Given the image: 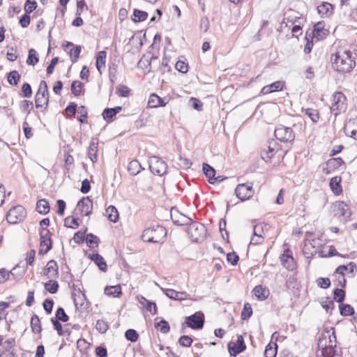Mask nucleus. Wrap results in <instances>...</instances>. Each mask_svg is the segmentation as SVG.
Segmentation results:
<instances>
[{
	"instance_id": "a19ab883",
	"label": "nucleus",
	"mask_w": 357,
	"mask_h": 357,
	"mask_svg": "<svg viewBox=\"0 0 357 357\" xmlns=\"http://www.w3.org/2000/svg\"><path fill=\"white\" fill-rule=\"evenodd\" d=\"M340 312L342 316L347 317L354 314V307L349 304L341 303L339 305Z\"/></svg>"
},
{
	"instance_id": "1a4fd4ad",
	"label": "nucleus",
	"mask_w": 357,
	"mask_h": 357,
	"mask_svg": "<svg viewBox=\"0 0 357 357\" xmlns=\"http://www.w3.org/2000/svg\"><path fill=\"white\" fill-rule=\"evenodd\" d=\"M184 324L194 330L202 329L204 325V314L202 311H198L190 316L186 317Z\"/></svg>"
},
{
	"instance_id": "0eeeda50",
	"label": "nucleus",
	"mask_w": 357,
	"mask_h": 357,
	"mask_svg": "<svg viewBox=\"0 0 357 357\" xmlns=\"http://www.w3.org/2000/svg\"><path fill=\"white\" fill-rule=\"evenodd\" d=\"M26 215V211L25 208L18 205L12 207L6 215V219L10 224H17L24 220Z\"/></svg>"
},
{
	"instance_id": "ea45409f",
	"label": "nucleus",
	"mask_w": 357,
	"mask_h": 357,
	"mask_svg": "<svg viewBox=\"0 0 357 357\" xmlns=\"http://www.w3.org/2000/svg\"><path fill=\"white\" fill-rule=\"evenodd\" d=\"M147 17L148 13L146 11L135 9L133 11V17L132 19L135 22H140L146 20Z\"/></svg>"
},
{
	"instance_id": "bf43d9fd",
	"label": "nucleus",
	"mask_w": 357,
	"mask_h": 357,
	"mask_svg": "<svg viewBox=\"0 0 357 357\" xmlns=\"http://www.w3.org/2000/svg\"><path fill=\"white\" fill-rule=\"evenodd\" d=\"M77 112H78V114H80V116L77 117V120L82 123H85L86 119L87 118V116H88V112H87L86 107L84 105L79 106L78 107Z\"/></svg>"
},
{
	"instance_id": "de8ad7c7",
	"label": "nucleus",
	"mask_w": 357,
	"mask_h": 357,
	"mask_svg": "<svg viewBox=\"0 0 357 357\" xmlns=\"http://www.w3.org/2000/svg\"><path fill=\"white\" fill-rule=\"evenodd\" d=\"M19 106L20 110L23 112H27V114H29L33 108V102L26 100L20 101Z\"/></svg>"
},
{
	"instance_id": "b1692460",
	"label": "nucleus",
	"mask_w": 357,
	"mask_h": 357,
	"mask_svg": "<svg viewBox=\"0 0 357 357\" xmlns=\"http://www.w3.org/2000/svg\"><path fill=\"white\" fill-rule=\"evenodd\" d=\"M337 207V213L336 215L346 218H348L351 216V213L349 210V206L344 203V202H337L336 204Z\"/></svg>"
},
{
	"instance_id": "393cba45",
	"label": "nucleus",
	"mask_w": 357,
	"mask_h": 357,
	"mask_svg": "<svg viewBox=\"0 0 357 357\" xmlns=\"http://www.w3.org/2000/svg\"><path fill=\"white\" fill-rule=\"evenodd\" d=\"M89 258L91 259L98 266L99 269L102 271H106L107 265L104 258L98 253L90 255Z\"/></svg>"
},
{
	"instance_id": "f8f14e48",
	"label": "nucleus",
	"mask_w": 357,
	"mask_h": 357,
	"mask_svg": "<svg viewBox=\"0 0 357 357\" xmlns=\"http://www.w3.org/2000/svg\"><path fill=\"white\" fill-rule=\"evenodd\" d=\"M280 261L284 267L289 271L295 270L297 264L294 257H292L290 249L284 250V252L280 256Z\"/></svg>"
},
{
	"instance_id": "6e6d98bb",
	"label": "nucleus",
	"mask_w": 357,
	"mask_h": 357,
	"mask_svg": "<svg viewBox=\"0 0 357 357\" xmlns=\"http://www.w3.org/2000/svg\"><path fill=\"white\" fill-rule=\"evenodd\" d=\"M45 288L50 294H55L59 289V284L56 281L49 280L45 284Z\"/></svg>"
},
{
	"instance_id": "69168bd1",
	"label": "nucleus",
	"mask_w": 357,
	"mask_h": 357,
	"mask_svg": "<svg viewBox=\"0 0 357 357\" xmlns=\"http://www.w3.org/2000/svg\"><path fill=\"white\" fill-rule=\"evenodd\" d=\"M321 306L327 312L331 313L334 308V302L329 297H327L325 301L321 302Z\"/></svg>"
},
{
	"instance_id": "e433bc0d",
	"label": "nucleus",
	"mask_w": 357,
	"mask_h": 357,
	"mask_svg": "<svg viewBox=\"0 0 357 357\" xmlns=\"http://www.w3.org/2000/svg\"><path fill=\"white\" fill-rule=\"evenodd\" d=\"M278 345L276 342H269L265 349V357H275L277 354Z\"/></svg>"
},
{
	"instance_id": "13d9d810",
	"label": "nucleus",
	"mask_w": 357,
	"mask_h": 357,
	"mask_svg": "<svg viewBox=\"0 0 357 357\" xmlns=\"http://www.w3.org/2000/svg\"><path fill=\"white\" fill-rule=\"evenodd\" d=\"M252 314V309L250 303H246L244 304L243 311L241 312V319L246 320L249 319Z\"/></svg>"
},
{
	"instance_id": "72a5a7b5",
	"label": "nucleus",
	"mask_w": 357,
	"mask_h": 357,
	"mask_svg": "<svg viewBox=\"0 0 357 357\" xmlns=\"http://www.w3.org/2000/svg\"><path fill=\"white\" fill-rule=\"evenodd\" d=\"M104 292L107 296L113 297H119L122 294L121 287L119 285L107 286Z\"/></svg>"
},
{
	"instance_id": "c03bdc74",
	"label": "nucleus",
	"mask_w": 357,
	"mask_h": 357,
	"mask_svg": "<svg viewBox=\"0 0 357 357\" xmlns=\"http://www.w3.org/2000/svg\"><path fill=\"white\" fill-rule=\"evenodd\" d=\"M39 61L36 51L34 49L29 50L28 58L26 63L30 66H35Z\"/></svg>"
},
{
	"instance_id": "603ef678",
	"label": "nucleus",
	"mask_w": 357,
	"mask_h": 357,
	"mask_svg": "<svg viewBox=\"0 0 357 357\" xmlns=\"http://www.w3.org/2000/svg\"><path fill=\"white\" fill-rule=\"evenodd\" d=\"M82 47L80 45L73 46L69 54L70 56V60L73 63H75L80 54Z\"/></svg>"
},
{
	"instance_id": "37998d69",
	"label": "nucleus",
	"mask_w": 357,
	"mask_h": 357,
	"mask_svg": "<svg viewBox=\"0 0 357 357\" xmlns=\"http://www.w3.org/2000/svg\"><path fill=\"white\" fill-rule=\"evenodd\" d=\"M7 79L8 82L10 85L17 86L20 81V75L17 70H13L8 74Z\"/></svg>"
},
{
	"instance_id": "58836bf2",
	"label": "nucleus",
	"mask_w": 357,
	"mask_h": 357,
	"mask_svg": "<svg viewBox=\"0 0 357 357\" xmlns=\"http://www.w3.org/2000/svg\"><path fill=\"white\" fill-rule=\"evenodd\" d=\"M106 213L108 215V219L113 222H116L119 220V216L116 208L112 205L109 206L106 208Z\"/></svg>"
},
{
	"instance_id": "4c0bfd02",
	"label": "nucleus",
	"mask_w": 357,
	"mask_h": 357,
	"mask_svg": "<svg viewBox=\"0 0 357 357\" xmlns=\"http://www.w3.org/2000/svg\"><path fill=\"white\" fill-rule=\"evenodd\" d=\"M31 328L33 333H40L42 331L40 320L37 314H33L31 319Z\"/></svg>"
},
{
	"instance_id": "c756f323",
	"label": "nucleus",
	"mask_w": 357,
	"mask_h": 357,
	"mask_svg": "<svg viewBox=\"0 0 357 357\" xmlns=\"http://www.w3.org/2000/svg\"><path fill=\"white\" fill-rule=\"evenodd\" d=\"M122 110V107L116 106L114 108H105L102 113V117L105 120L109 121L115 116L119 112Z\"/></svg>"
},
{
	"instance_id": "aec40b11",
	"label": "nucleus",
	"mask_w": 357,
	"mask_h": 357,
	"mask_svg": "<svg viewBox=\"0 0 357 357\" xmlns=\"http://www.w3.org/2000/svg\"><path fill=\"white\" fill-rule=\"evenodd\" d=\"M167 103V101L165 99L160 98L155 93L151 94L148 101V105L151 108L164 107Z\"/></svg>"
},
{
	"instance_id": "ddd939ff",
	"label": "nucleus",
	"mask_w": 357,
	"mask_h": 357,
	"mask_svg": "<svg viewBox=\"0 0 357 357\" xmlns=\"http://www.w3.org/2000/svg\"><path fill=\"white\" fill-rule=\"evenodd\" d=\"M245 349L246 345L241 335L237 336L236 343L231 342L228 344V350L231 356H236L238 354L245 351Z\"/></svg>"
},
{
	"instance_id": "e2e57ef3",
	"label": "nucleus",
	"mask_w": 357,
	"mask_h": 357,
	"mask_svg": "<svg viewBox=\"0 0 357 357\" xmlns=\"http://www.w3.org/2000/svg\"><path fill=\"white\" fill-rule=\"evenodd\" d=\"M142 299H144V301H146L145 308L146 309V310L150 312L151 314H153V315L156 314H157L156 304L153 302L149 301L146 298H142Z\"/></svg>"
},
{
	"instance_id": "8fccbe9b",
	"label": "nucleus",
	"mask_w": 357,
	"mask_h": 357,
	"mask_svg": "<svg viewBox=\"0 0 357 357\" xmlns=\"http://www.w3.org/2000/svg\"><path fill=\"white\" fill-rule=\"evenodd\" d=\"M344 165V162L341 158H334L328 160L327 165L330 168L337 169Z\"/></svg>"
},
{
	"instance_id": "bb28decb",
	"label": "nucleus",
	"mask_w": 357,
	"mask_h": 357,
	"mask_svg": "<svg viewBox=\"0 0 357 357\" xmlns=\"http://www.w3.org/2000/svg\"><path fill=\"white\" fill-rule=\"evenodd\" d=\"M171 218L174 224L176 225H189L192 219L183 214H172Z\"/></svg>"
},
{
	"instance_id": "4d7b16f0",
	"label": "nucleus",
	"mask_w": 357,
	"mask_h": 357,
	"mask_svg": "<svg viewBox=\"0 0 357 357\" xmlns=\"http://www.w3.org/2000/svg\"><path fill=\"white\" fill-rule=\"evenodd\" d=\"M126 338L132 342H135L139 338V334L135 329H128L125 333Z\"/></svg>"
},
{
	"instance_id": "c85d7f7f",
	"label": "nucleus",
	"mask_w": 357,
	"mask_h": 357,
	"mask_svg": "<svg viewBox=\"0 0 357 357\" xmlns=\"http://www.w3.org/2000/svg\"><path fill=\"white\" fill-rule=\"evenodd\" d=\"M341 177L340 176H334L330 180V187L333 191V192L338 195L342 192V188L340 185Z\"/></svg>"
},
{
	"instance_id": "49530a36",
	"label": "nucleus",
	"mask_w": 357,
	"mask_h": 357,
	"mask_svg": "<svg viewBox=\"0 0 357 357\" xmlns=\"http://www.w3.org/2000/svg\"><path fill=\"white\" fill-rule=\"evenodd\" d=\"M54 319H56L58 321L67 322L69 320V317L65 312V310L63 307H59L55 314Z\"/></svg>"
},
{
	"instance_id": "052dcab7",
	"label": "nucleus",
	"mask_w": 357,
	"mask_h": 357,
	"mask_svg": "<svg viewBox=\"0 0 357 357\" xmlns=\"http://www.w3.org/2000/svg\"><path fill=\"white\" fill-rule=\"evenodd\" d=\"M334 300L337 303H342L345 298V291L339 288H336L334 291Z\"/></svg>"
},
{
	"instance_id": "4468645a",
	"label": "nucleus",
	"mask_w": 357,
	"mask_h": 357,
	"mask_svg": "<svg viewBox=\"0 0 357 357\" xmlns=\"http://www.w3.org/2000/svg\"><path fill=\"white\" fill-rule=\"evenodd\" d=\"M317 347L318 356H321V357H335L338 355L336 354V347H331V345H329V347H327L326 344V340H318Z\"/></svg>"
},
{
	"instance_id": "423d86ee",
	"label": "nucleus",
	"mask_w": 357,
	"mask_h": 357,
	"mask_svg": "<svg viewBox=\"0 0 357 357\" xmlns=\"http://www.w3.org/2000/svg\"><path fill=\"white\" fill-rule=\"evenodd\" d=\"M188 232L192 241L199 242L205 237L206 229L203 224L192 220L188 225Z\"/></svg>"
},
{
	"instance_id": "2eb2a0df",
	"label": "nucleus",
	"mask_w": 357,
	"mask_h": 357,
	"mask_svg": "<svg viewBox=\"0 0 357 357\" xmlns=\"http://www.w3.org/2000/svg\"><path fill=\"white\" fill-rule=\"evenodd\" d=\"M278 150V144L274 139H272L268 142L267 149H264L261 151V158L264 160L267 161L271 159Z\"/></svg>"
},
{
	"instance_id": "864d4df0",
	"label": "nucleus",
	"mask_w": 357,
	"mask_h": 357,
	"mask_svg": "<svg viewBox=\"0 0 357 357\" xmlns=\"http://www.w3.org/2000/svg\"><path fill=\"white\" fill-rule=\"evenodd\" d=\"M305 114L307 115L314 123H317L319 120V112L317 109L307 108L305 109Z\"/></svg>"
},
{
	"instance_id": "a211bd4d",
	"label": "nucleus",
	"mask_w": 357,
	"mask_h": 357,
	"mask_svg": "<svg viewBox=\"0 0 357 357\" xmlns=\"http://www.w3.org/2000/svg\"><path fill=\"white\" fill-rule=\"evenodd\" d=\"M58 264L56 261L50 260L43 269V274L49 278H56L59 275Z\"/></svg>"
},
{
	"instance_id": "dca6fc26",
	"label": "nucleus",
	"mask_w": 357,
	"mask_h": 357,
	"mask_svg": "<svg viewBox=\"0 0 357 357\" xmlns=\"http://www.w3.org/2000/svg\"><path fill=\"white\" fill-rule=\"evenodd\" d=\"M77 209L84 215L88 216L91 215L93 209L92 200L89 197H83L78 202Z\"/></svg>"
},
{
	"instance_id": "9b49d317",
	"label": "nucleus",
	"mask_w": 357,
	"mask_h": 357,
	"mask_svg": "<svg viewBox=\"0 0 357 357\" xmlns=\"http://www.w3.org/2000/svg\"><path fill=\"white\" fill-rule=\"evenodd\" d=\"M307 37L309 36L311 39L317 38V40H324L328 34V31L324 29L323 22H317L314 26L313 30L308 29L306 31Z\"/></svg>"
},
{
	"instance_id": "6e6552de",
	"label": "nucleus",
	"mask_w": 357,
	"mask_h": 357,
	"mask_svg": "<svg viewBox=\"0 0 357 357\" xmlns=\"http://www.w3.org/2000/svg\"><path fill=\"white\" fill-rule=\"evenodd\" d=\"M149 164L151 172L155 175L162 176L167 172V163L157 156L151 157Z\"/></svg>"
},
{
	"instance_id": "2f4dec72",
	"label": "nucleus",
	"mask_w": 357,
	"mask_h": 357,
	"mask_svg": "<svg viewBox=\"0 0 357 357\" xmlns=\"http://www.w3.org/2000/svg\"><path fill=\"white\" fill-rule=\"evenodd\" d=\"M356 122L354 120L350 119L345 125L344 132L350 137L357 139V130L354 129Z\"/></svg>"
},
{
	"instance_id": "3c124183",
	"label": "nucleus",
	"mask_w": 357,
	"mask_h": 357,
	"mask_svg": "<svg viewBox=\"0 0 357 357\" xmlns=\"http://www.w3.org/2000/svg\"><path fill=\"white\" fill-rule=\"evenodd\" d=\"M96 328L100 333L104 334L109 329V324L103 319H98L96 324Z\"/></svg>"
},
{
	"instance_id": "680f3d73",
	"label": "nucleus",
	"mask_w": 357,
	"mask_h": 357,
	"mask_svg": "<svg viewBox=\"0 0 357 357\" xmlns=\"http://www.w3.org/2000/svg\"><path fill=\"white\" fill-rule=\"evenodd\" d=\"M37 8V3L34 0H26L24 5V10L26 13H32Z\"/></svg>"
},
{
	"instance_id": "9d476101",
	"label": "nucleus",
	"mask_w": 357,
	"mask_h": 357,
	"mask_svg": "<svg viewBox=\"0 0 357 357\" xmlns=\"http://www.w3.org/2000/svg\"><path fill=\"white\" fill-rule=\"evenodd\" d=\"M235 194L241 201L250 199L254 195L252 183L238 184L235 189Z\"/></svg>"
},
{
	"instance_id": "4be33fe9",
	"label": "nucleus",
	"mask_w": 357,
	"mask_h": 357,
	"mask_svg": "<svg viewBox=\"0 0 357 357\" xmlns=\"http://www.w3.org/2000/svg\"><path fill=\"white\" fill-rule=\"evenodd\" d=\"M98 142L97 139L93 138L90 142L88 155L93 163L97 160Z\"/></svg>"
},
{
	"instance_id": "5fc2aeb1",
	"label": "nucleus",
	"mask_w": 357,
	"mask_h": 357,
	"mask_svg": "<svg viewBox=\"0 0 357 357\" xmlns=\"http://www.w3.org/2000/svg\"><path fill=\"white\" fill-rule=\"evenodd\" d=\"M86 243L90 248H93V245H96V246L98 247L100 243V239L96 236L90 233L86 236Z\"/></svg>"
},
{
	"instance_id": "6ab92c4d",
	"label": "nucleus",
	"mask_w": 357,
	"mask_h": 357,
	"mask_svg": "<svg viewBox=\"0 0 357 357\" xmlns=\"http://www.w3.org/2000/svg\"><path fill=\"white\" fill-rule=\"evenodd\" d=\"M35 104L37 108L41 109V112H45L49 105V96L36 93Z\"/></svg>"
},
{
	"instance_id": "7c9ffc66",
	"label": "nucleus",
	"mask_w": 357,
	"mask_h": 357,
	"mask_svg": "<svg viewBox=\"0 0 357 357\" xmlns=\"http://www.w3.org/2000/svg\"><path fill=\"white\" fill-rule=\"evenodd\" d=\"M106 56L107 53L104 50L100 51L96 56V66L97 70L100 74L102 73L101 69L105 67Z\"/></svg>"
},
{
	"instance_id": "7ed1b4c3",
	"label": "nucleus",
	"mask_w": 357,
	"mask_h": 357,
	"mask_svg": "<svg viewBox=\"0 0 357 357\" xmlns=\"http://www.w3.org/2000/svg\"><path fill=\"white\" fill-rule=\"evenodd\" d=\"M274 135L278 140L285 144H292L295 139V133L292 128L282 125L275 128Z\"/></svg>"
},
{
	"instance_id": "c9c22d12",
	"label": "nucleus",
	"mask_w": 357,
	"mask_h": 357,
	"mask_svg": "<svg viewBox=\"0 0 357 357\" xmlns=\"http://www.w3.org/2000/svg\"><path fill=\"white\" fill-rule=\"evenodd\" d=\"M36 211L40 214H47L50 211L48 202L45 199L38 200L36 203Z\"/></svg>"
},
{
	"instance_id": "20e7f679",
	"label": "nucleus",
	"mask_w": 357,
	"mask_h": 357,
	"mask_svg": "<svg viewBox=\"0 0 357 357\" xmlns=\"http://www.w3.org/2000/svg\"><path fill=\"white\" fill-rule=\"evenodd\" d=\"M52 233L46 228L42 227L40 231V249L38 255L47 254L52 248Z\"/></svg>"
},
{
	"instance_id": "39448f33",
	"label": "nucleus",
	"mask_w": 357,
	"mask_h": 357,
	"mask_svg": "<svg viewBox=\"0 0 357 357\" xmlns=\"http://www.w3.org/2000/svg\"><path fill=\"white\" fill-rule=\"evenodd\" d=\"M346 101L347 98L342 92L337 91L333 94V103L331 107V109L334 113L335 116L346 110Z\"/></svg>"
},
{
	"instance_id": "f257e3e1",
	"label": "nucleus",
	"mask_w": 357,
	"mask_h": 357,
	"mask_svg": "<svg viewBox=\"0 0 357 357\" xmlns=\"http://www.w3.org/2000/svg\"><path fill=\"white\" fill-rule=\"evenodd\" d=\"M355 56L349 50L337 52L331 56L333 68L340 73H349L356 66Z\"/></svg>"
},
{
	"instance_id": "f03ea898",
	"label": "nucleus",
	"mask_w": 357,
	"mask_h": 357,
	"mask_svg": "<svg viewBox=\"0 0 357 357\" xmlns=\"http://www.w3.org/2000/svg\"><path fill=\"white\" fill-rule=\"evenodd\" d=\"M166 229L160 225H153L145 229L142 235V239L148 243L163 242L167 236Z\"/></svg>"
},
{
	"instance_id": "09e8293b",
	"label": "nucleus",
	"mask_w": 357,
	"mask_h": 357,
	"mask_svg": "<svg viewBox=\"0 0 357 357\" xmlns=\"http://www.w3.org/2000/svg\"><path fill=\"white\" fill-rule=\"evenodd\" d=\"M169 61L170 57H168L167 55L165 54L162 60L161 66L159 68V70L161 72V73L164 74L171 70V67L169 65Z\"/></svg>"
},
{
	"instance_id": "f3484780",
	"label": "nucleus",
	"mask_w": 357,
	"mask_h": 357,
	"mask_svg": "<svg viewBox=\"0 0 357 357\" xmlns=\"http://www.w3.org/2000/svg\"><path fill=\"white\" fill-rule=\"evenodd\" d=\"M318 340H326V344L328 347H336V335L335 328H331L330 329L326 328L319 336Z\"/></svg>"
},
{
	"instance_id": "79ce46f5",
	"label": "nucleus",
	"mask_w": 357,
	"mask_h": 357,
	"mask_svg": "<svg viewBox=\"0 0 357 357\" xmlns=\"http://www.w3.org/2000/svg\"><path fill=\"white\" fill-rule=\"evenodd\" d=\"M203 172L211 183V181H212L211 179L213 178L215 176V169L207 163H203Z\"/></svg>"
},
{
	"instance_id": "774afa93",
	"label": "nucleus",
	"mask_w": 357,
	"mask_h": 357,
	"mask_svg": "<svg viewBox=\"0 0 357 357\" xmlns=\"http://www.w3.org/2000/svg\"><path fill=\"white\" fill-rule=\"evenodd\" d=\"M116 93L121 97H128L130 93V89L127 86L119 85L116 88Z\"/></svg>"
},
{
	"instance_id": "473e14b6",
	"label": "nucleus",
	"mask_w": 357,
	"mask_h": 357,
	"mask_svg": "<svg viewBox=\"0 0 357 357\" xmlns=\"http://www.w3.org/2000/svg\"><path fill=\"white\" fill-rule=\"evenodd\" d=\"M144 168L137 160L130 161L128 166V171L130 175L135 176L138 174Z\"/></svg>"
},
{
	"instance_id": "cd10ccee",
	"label": "nucleus",
	"mask_w": 357,
	"mask_h": 357,
	"mask_svg": "<svg viewBox=\"0 0 357 357\" xmlns=\"http://www.w3.org/2000/svg\"><path fill=\"white\" fill-rule=\"evenodd\" d=\"M162 292L170 299L182 301L183 298H178L179 295H185V291H177L172 289L160 288Z\"/></svg>"
},
{
	"instance_id": "412c9836",
	"label": "nucleus",
	"mask_w": 357,
	"mask_h": 357,
	"mask_svg": "<svg viewBox=\"0 0 357 357\" xmlns=\"http://www.w3.org/2000/svg\"><path fill=\"white\" fill-rule=\"evenodd\" d=\"M282 88L283 83L280 81H277L264 86L261 90V93L264 95L268 94L274 91H281Z\"/></svg>"
},
{
	"instance_id": "0e129e2a",
	"label": "nucleus",
	"mask_w": 357,
	"mask_h": 357,
	"mask_svg": "<svg viewBox=\"0 0 357 357\" xmlns=\"http://www.w3.org/2000/svg\"><path fill=\"white\" fill-rule=\"evenodd\" d=\"M64 226L70 228H77L79 226L77 220L74 218L67 217L64 220Z\"/></svg>"
},
{
	"instance_id": "5701e85b",
	"label": "nucleus",
	"mask_w": 357,
	"mask_h": 357,
	"mask_svg": "<svg viewBox=\"0 0 357 357\" xmlns=\"http://www.w3.org/2000/svg\"><path fill=\"white\" fill-rule=\"evenodd\" d=\"M333 5L328 2H323L321 5L317 6L318 13L324 17H329L333 13Z\"/></svg>"
},
{
	"instance_id": "a18cd8bd",
	"label": "nucleus",
	"mask_w": 357,
	"mask_h": 357,
	"mask_svg": "<svg viewBox=\"0 0 357 357\" xmlns=\"http://www.w3.org/2000/svg\"><path fill=\"white\" fill-rule=\"evenodd\" d=\"M84 86V84L79 81H73L71 84L70 89L72 93L75 96H79L82 93V89Z\"/></svg>"
},
{
	"instance_id": "a878e982",
	"label": "nucleus",
	"mask_w": 357,
	"mask_h": 357,
	"mask_svg": "<svg viewBox=\"0 0 357 357\" xmlns=\"http://www.w3.org/2000/svg\"><path fill=\"white\" fill-rule=\"evenodd\" d=\"M253 293L260 301L266 300L269 296L268 289L262 285L256 286L253 289Z\"/></svg>"
},
{
	"instance_id": "f704fd0d",
	"label": "nucleus",
	"mask_w": 357,
	"mask_h": 357,
	"mask_svg": "<svg viewBox=\"0 0 357 357\" xmlns=\"http://www.w3.org/2000/svg\"><path fill=\"white\" fill-rule=\"evenodd\" d=\"M158 319L159 317H157L155 319V328L160 331L162 333L167 334L170 331V326L169 323L163 319H162L160 321L157 322V320Z\"/></svg>"
},
{
	"instance_id": "338daca9",
	"label": "nucleus",
	"mask_w": 357,
	"mask_h": 357,
	"mask_svg": "<svg viewBox=\"0 0 357 357\" xmlns=\"http://www.w3.org/2000/svg\"><path fill=\"white\" fill-rule=\"evenodd\" d=\"M86 230H87V229L85 228V229L84 231L80 230V231H78L77 232H76L74 234L73 241L76 243H78V244L83 243L84 241V236H85Z\"/></svg>"
}]
</instances>
